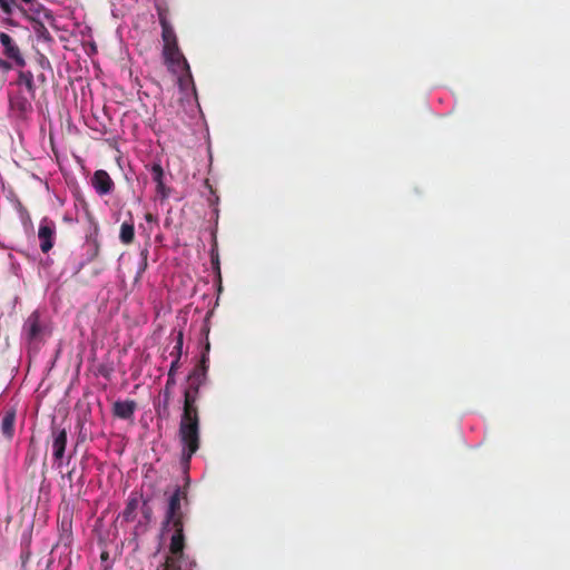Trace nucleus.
<instances>
[{
	"label": "nucleus",
	"mask_w": 570,
	"mask_h": 570,
	"mask_svg": "<svg viewBox=\"0 0 570 570\" xmlns=\"http://www.w3.org/2000/svg\"><path fill=\"white\" fill-rule=\"evenodd\" d=\"M200 370H193L187 376V385L184 391L183 414L179 422L178 435L183 444L181 459L189 463L191 456L198 451L200 444V423L197 401L199 390L207 377Z\"/></svg>",
	"instance_id": "obj_1"
},
{
	"label": "nucleus",
	"mask_w": 570,
	"mask_h": 570,
	"mask_svg": "<svg viewBox=\"0 0 570 570\" xmlns=\"http://www.w3.org/2000/svg\"><path fill=\"white\" fill-rule=\"evenodd\" d=\"M0 8L6 14H12L13 9L18 8L24 14V17L32 22L33 31L39 39L46 42H51L53 40L49 30L41 21V18L50 23L55 21V16L49 9L39 4L37 8L30 10L31 13H28L26 9L17 4L16 0H0Z\"/></svg>",
	"instance_id": "obj_2"
},
{
	"label": "nucleus",
	"mask_w": 570,
	"mask_h": 570,
	"mask_svg": "<svg viewBox=\"0 0 570 570\" xmlns=\"http://www.w3.org/2000/svg\"><path fill=\"white\" fill-rule=\"evenodd\" d=\"M163 56L168 69L178 75L181 87L187 82H193L190 67L179 50L178 43L164 45Z\"/></svg>",
	"instance_id": "obj_3"
},
{
	"label": "nucleus",
	"mask_w": 570,
	"mask_h": 570,
	"mask_svg": "<svg viewBox=\"0 0 570 570\" xmlns=\"http://www.w3.org/2000/svg\"><path fill=\"white\" fill-rule=\"evenodd\" d=\"M67 430L53 425L51 428V448L55 464L60 468L66 454L67 448Z\"/></svg>",
	"instance_id": "obj_4"
},
{
	"label": "nucleus",
	"mask_w": 570,
	"mask_h": 570,
	"mask_svg": "<svg viewBox=\"0 0 570 570\" xmlns=\"http://www.w3.org/2000/svg\"><path fill=\"white\" fill-rule=\"evenodd\" d=\"M23 333L29 342H37L42 340L46 335L47 327L40 320L39 311H33L23 324Z\"/></svg>",
	"instance_id": "obj_5"
},
{
	"label": "nucleus",
	"mask_w": 570,
	"mask_h": 570,
	"mask_svg": "<svg viewBox=\"0 0 570 570\" xmlns=\"http://www.w3.org/2000/svg\"><path fill=\"white\" fill-rule=\"evenodd\" d=\"M0 43L3 48L2 53L7 59L11 60L14 66L19 68H23L26 66L23 55L11 36L6 32H0Z\"/></svg>",
	"instance_id": "obj_6"
},
{
	"label": "nucleus",
	"mask_w": 570,
	"mask_h": 570,
	"mask_svg": "<svg viewBox=\"0 0 570 570\" xmlns=\"http://www.w3.org/2000/svg\"><path fill=\"white\" fill-rule=\"evenodd\" d=\"M38 237L40 240V249L48 253L55 245L56 224L53 220L45 217L40 220Z\"/></svg>",
	"instance_id": "obj_7"
},
{
	"label": "nucleus",
	"mask_w": 570,
	"mask_h": 570,
	"mask_svg": "<svg viewBox=\"0 0 570 570\" xmlns=\"http://www.w3.org/2000/svg\"><path fill=\"white\" fill-rule=\"evenodd\" d=\"M91 184L100 196L110 194L114 190L115 184L109 174L104 169H98L94 173Z\"/></svg>",
	"instance_id": "obj_8"
},
{
	"label": "nucleus",
	"mask_w": 570,
	"mask_h": 570,
	"mask_svg": "<svg viewBox=\"0 0 570 570\" xmlns=\"http://www.w3.org/2000/svg\"><path fill=\"white\" fill-rule=\"evenodd\" d=\"M181 501L187 502V493L180 487H176L175 491L169 498L168 507L165 517L184 515L181 511Z\"/></svg>",
	"instance_id": "obj_9"
},
{
	"label": "nucleus",
	"mask_w": 570,
	"mask_h": 570,
	"mask_svg": "<svg viewBox=\"0 0 570 570\" xmlns=\"http://www.w3.org/2000/svg\"><path fill=\"white\" fill-rule=\"evenodd\" d=\"M150 174L153 180L156 183V191L157 194L163 198H168L169 196V189L166 187L164 183V169L159 163H154L150 166Z\"/></svg>",
	"instance_id": "obj_10"
},
{
	"label": "nucleus",
	"mask_w": 570,
	"mask_h": 570,
	"mask_svg": "<svg viewBox=\"0 0 570 570\" xmlns=\"http://www.w3.org/2000/svg\"><path fill=\"white\" fill-rule=\"evenodd\" d=\"M136 407L137 403L134 400L116 401L112 405V414L116 417L129 420L132 417Z\"/></svg>",
	"instance_id": "obj_11"
},
{
	"label": "nucleus",
	"mask_w": 570,
	"mask_h": 570,
	"mask_svg": "<svg viewBox=\"0 0 570 570\" xmlns=\"http://www.w3.org/2000/svg\"><path fill=\"white\" fill-rule=\"evenodd\" d=\"M160 397L158 402H155V412L158 420H168L170 417V402L173 393L169 391H160Z\"/></svg>",
	"instance_id": "obj_12"
},
{
	"label": "nucleus",
	"mask_w": 570,
	"mask_h": 570,
	"mask_svg": "<svg viewBox=\"0 0 570 570\" xmlns=\"http://www.w3.org/2000/svg\"><path fill=\"white\" fill-rule=\"evenodd\" d=\"M139 495L137 493H131L127 500L126 507L121 512V518L126 522H132L137 515V510L139 507Z\"/></svg>",
	"instance_id": "obj_13"
},
{
	"label": "nucleus",
	"mask_w": 570,
	"mask_h": 570,
	"mask_svg": "<svg viewBox=\"0 0 570 570\" xmlns=\"http://www.w3.org/2000/svg\"><path fill=\"white\" fill-rule=\"evenodd\" d=\"M18 86H24L30 99L36 97V85L33 73L30 70H20L17 79Z\"/></svg>",
	"instance_id": "obj_14"
},
{
	"label": "nucleus",
	"mask_w": 570,
	"mask_h": 570,
	"mask_svg": "<svg viewBox=\"0 0 570 570\" xmlns=\"http://www.w3.org/2000/svg\"><path fill=\"white\" fill-rule=\"evenodd\" d=\"M159 23L161 26V38L164 45L178 43L175 30L164 13H159Z\"/></svg>",
	"instance_id": "obj_15"
},
{
	"label": "nucleus",
	"mask_w": 570,
	"mask_h": 570,
	"mask_svg": "<svg viewBox=\"0 0 570 570\" xmlns=\"http://www.w3.org/2000/svg\"><path fill=\"white\" fill-rule=\"evenodd\" d=\"M16 411L8 410L1 420V432L7 439H12L14 433Z\"/></svg>",
	"instance_id": "obj_16"
},
{
	"label": "nucleus",
	"mask_w": 570,
	"mask_h": 570,
	"mask_svg": "<svg viewBox=\"0 0 570 570\" xmlns=\"http://www.w3.org/2000/svg\"><path fill=\"white\" fill-rule=\"evenodd\" d=\"M135 238V226L134 222H124L120 226L119 239L122 244L129 245Z\"/></svg>",
	"instance_id": "obj_17"
},
{
	"label": "nucleus",
	"mask_w": 570,
	"mask_h": 570,
	"mask_svg": "<svg viewBox=\"0 0 570 570\" xmlns=\"http://www.w3.org/2000/svg\"><path fill=\"white\" fill-rule=\"evenodd\" d=\"M31 100L30 97H23L21 95H17L10 99V105L13 109L26 112L31 109Z\"/></svg>",
	"instance_id": "obj_18"
},
{
	"label": "nucleus",
	"mask_w": 570,
	"mask_h": 570,
	"mask_svg": "<svg viewBox=\"0 0 570 570\" xmlns=\"http://www.w3.org/2000/svg\"><path fill=\"white\" fill-rule=\"evenodd\" d=\"M179 368V364L177 361H173L167 374V381L165 387L161 391H169L173 393V389L176 385V373Z\"/></svg>",
	"instance_id": "obj_19"
},
{
	"label": "nucleus",
	"mask_w": 570,
	"mask_h": 570,
	"mask_svg": "<svg viewBox=\"0 0 570 570\" xmlns=\"http://www.w3.org/2000/svg\"><path fill=\"white\" fill-rule=\"evenodd\" d=\"M184 519L185 515H176L173 518L165 517L164 528L171 527L174 532H184Z\"/></svg>",
	"instance_id": "obj_20"
},
{
	"label": "nucleus",
	"mask_w": 570,
	"mask_h": 570,
	"mask_svg": "<svg viewBox=\"0 0 570 570\" xmlns=\"http://www.w3.org/2000/svg\"><path fill=\"white\" fill-rule=\"evenodd\" d=\"M183 342H184V333H183V331H179L177 333L176 345L174 346V351L171 352V355L175 356L174 361H177L179 365H180V357H181V353H183Z\"/></svg>",
	"instance_id": "obj_21"
},
{
	"label": "nucleus",
	"mask_w": 570,
	"mask_h": 570,
	"mask_svg": "<svg viewBox=\"0 0 570 570\" xmlns=\"http://www.w3.org/2000/svg\"><path fill=\"white\" fill-rule=\"evenodd\" d=\"M209 367V356L206 353H202L200 360L198 364L193 370H200L199 374H204L207 377V372Z\"/></svg>",
	"instance_id": "obj_22"
},
{
	"label": "nucleus",
	"mask_w": 570,
	"mask_h": 570,
	"mask_svg": "<svg viewBox=\"0 0 570 570\" xmlns=\"http://www.w3.org/2000/svg\"><path fill=\"white\" fill-rule=\"evenodd\" d=\"M14 63L9 59L0 58V71L8 72L13 68Z\"/></svg>",
	"instance_id": "obj_23"
},
{
	"label": "nucleus",
	"mask_w": 570,
	"mask_h": 570,
	"mask_svg": "<svg viewBox=\"0 0 570 570\" xmlns=\"http://www.w3.org/2000/svg\"><path fill=\"white\" fill-rule=\"evenodd\" d=\"M148 255H149V250L147 247L141 249V252H140V257H141L140 272H144L147 268Z\"/></svg>",
	"instance_id": "obj_24"
},
{
	"label": "nucleus",
	"mask_w": 570,
	"mask_h": 570,
	"mask_svg": "<svg viewBox=\"0 0 570 570\" xmlns=\"http://www.w3.org/2000/svg\"><path fill=\"white\" fill-rule=\"evenodd\" d=\"M141 512L144 514V518L149 521L153 514L151 508L147 504V501H144Z\"/></svg>",
	"instance_id": "obj_25"
},
{
	"label": "nucleus",
	"mask_w": 570,
	"mask_h": 570,
	"mask_svg": "<svg viewBox=\"0 0 570 570\" xmlns=\"http://www.w3.org/2000/svg\"><path fill=\"white\" fill-rule=\"evenodd\" d=\"M20 215H21V219L23 222L24 220L30 222V215H29L28 210L26 208H23L21 205H20Z\"/></svg>",
	"instance_id": "obj_26"
},
{
	"label": "nucleus",
	"mask_w": 570,
	"mask_h": 570,
	"mask_svg": "<svg viewBox=\"0 0 570 570\" xmlns=\"http://www.w3.org/2000/svg\"><path fill=\"white\" fill-rule=\"evenodd\" d=\"M39 63H40V66H41L42 68H47V67H48V68H50V62H49V60H48L45 56H42V55H41V56H40V58H39Z\"/></svg>",
	"instance_id": "obj_27"
},
{
	"label": "nucleus",
	"mask_w": 570,
	"mask_h": 570,
	"mask_svg": "<svg viewBox=\"0 0 570 570\" xmlns=\"http://www.w3.org/2000/svg\"><path fill=\"white\" fill-rule=\"evenodd\" d=\"M212 263H213V265L216 266L217 271H219V262H218L217 255L216 256L212 255Z\"/></svg>",
	"instance_id": "obj_28"
},
{
	"label": "nucleus",
	"mask_w": 570,
	"mask_h": 570,
	"mask_svg": "<svg viewBox=\"0 0 570 570\" xmlns=\"http://www.w3.org/2000/svg\"><path fill=\"white\" fill-rule=\"evenodd\" d=\"M209 350H210V344H209V342H208V340H207V341H206V344H205V347H204V352H203V353H206V355H208Z\"/></svg>",
	"instance_id": "obj_29"
},
{
	"label": "nucleus",
	"mask_w": 570,
	"mask_h": 570,
	"mask_svg": "<svg viewBox=\"0 0 570 570\" xmlns=\"http://www.w3.org/2000/svg\"><path fill=\"white\" fill-rule=\"evenodd\" d=\"M145 219H146L147 222H153V220H154V216H153V214L147 213V214L145 215Z\"/></svg>",
	"instance_id": "obj_30"
},
{
	"label": "nucleus",
	"mask_w": 570,
	"mask_h": 570,
	"mask_svg": "<svg viewBox=\"0 0 570 570\" xmlns=\"http://www.w3.org/2000/svg\"><path fill=\"white\" fill-rule=\"evenodd\" d=\"M21 1L27 3V4H32L36 0H21Z\"/></svg>",
	"instance_id": "obj_31"
},
{
	"label": "nucleus",
	"mask_w": 570,
	"mask_h": 570,
	"mask_svg": "<svg viewBox=\"0 0 570 570\" xmlns=\"http://www.w3.org/2000/svg\"><path fill=\"white\" fill-rule=\"evenodd\" d=\"M38 79H39V80H41V81H45V75H42V73H41V75H39V76H38Z\"/></svg>",
	"instance_id": "obj_32"
}]
</instances>
